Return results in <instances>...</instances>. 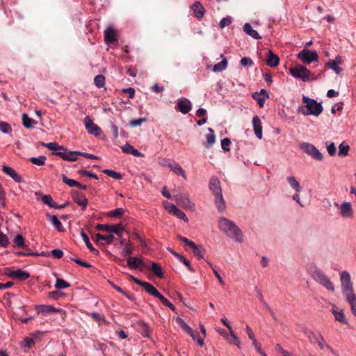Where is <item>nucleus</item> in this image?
Segmentation results:
<instances>
[{
	"instance_id": "obj_1",
	"label": "nucleus",
	"mask_w": 356,
	"mask_h": 356,
	"mask_svg": "<svg viewBox=\"0 0 356 356\" xmlns=\"http://www.w3.org/2000/svg\"><path fill=\"white\" fill-rule=\"evenodd\" d=\"M307 270L312 279L329 292L333 293L335 287L328 275L315 264L307 266Z\"/></svg>"
},
{
	"instance_id": "obj_2",
	"label": "nucleus",
	"mask_w": 356,
	"mask_h": 356,
	"mask_svg": "<svg viewBox=\"0 0 356 356\" xmlns=\"http://www.w3.org/2000/svg\"><path fill=\"white\" fill-rule=\"evenodd\" d=\"M218 227L228 237L237 243L243 241V236L239 227L232 220L222 217L218 220Z\"/></svg>"
},
{
	"instance_id": "obj_3",
	"label": "nucleus",
	"mask_w": 356,
	"mask_h": 356,
	"mask_svg": "<svg viewBox=\"0 0 356 356\" xmlns=\"http://www.w3.org/2000/svg\"><path fill=\"white\" fill-rule=\"evenodd\" d=\"M302 100L305 105L300 106L298 108V113H302L304 115H312L317 117L323 112V108L321 103L317 102L316 100L305 95L302 96Z\"/></svg>"
},
{
	"instance_id": "obj_4",
	"label": "nucleus",
	"mask_w": 356,
	"mask_h": 356,
	"mask_svg": "<svg viewBox=\"0 0 356 356\" xmlns=\"http://www.w3.org/2000/svg\"><path fill=\"white\" fill-rule=\"evenodd\" d=\"M339 280L343 296L347 297L355 293L350 274L347 270H343L339 273Z\"/></svg>"
},
{
	"instance_id": "obj_5",
	"label": "nucleus",
	"mask_w": 356,
	"mask_h": 356,
	"mask_svg": "<svg viewBox=\"0 0 356 356\" xmlns=\"http://www.w3.org/2000/svg\"><path fill=\"white\" fill-rule=\"evenodd\" d=\"M290 74L296 79H299L304 82L309 80L310 72L306 67L298 64L289 69Z\"/></svg>"
},
{
	"instance_id": "obj_6",
	"label": "nucleus",
	"mask_w": 356,
	"mask_h": 356,
	"mask_svg": "<svg viewBox=\"0 0 356 356\" xmlns=\"http://www.w3.org/2000/svg\"><path fill=\"white\" fill-rule=\"evenodd\" d=\"M300 148L314 159L318 161H323V154L314 145L309 143H302L300 145Z\"/></svg>"
},
{
	"instance_id": "obj_7",
	"label": "nucleus",
	"mask_w": 356,
	"mask_h": 356,
	"mask_svg": "<svg viewBox=\"0 0 356 356\" xmlns=\"http://www.w3.org/2000/svg\"><path fill=\"white\" fill-rule=\"evenodd\" d=\"M334 205L339 209V215L343 218L351 219L353 218L354 211L353 209V205L350 202L344 201L341 204L335 202Z\"/></svg>"
},
{
	"instance_id": "obj_8",
	"label": "nucleus",
	"mask_w": 356,
	"mask_h": 356,
	"mask_svg": "<svg viewBox=\"0 0 356 356\" xmlns=\"http://www.w3.org/2000/svg\"><path fill=\"white\" fill-rule=\"evenodd\" d=\"M96 227L99 230H103L108 233H114L120 238H122L124 231V227L122 223L112 225L98 224Z\"/></svg>"
},
{
	"instance_id": "obj_9",
	"label": "nucleus",
	"mask_w": 356,
	"mask_h": 356,
	"mask_svg": "<svg viewBox=\"0 0 356 356\" xmlns=\"http://www.w3.org/2000/svg\"><path fill=\"white\" fill-rule=\"evenodd\" d=\"M298 57L305 64H310L314 61L318 60V55L316 51L308 49H303L300 51Z\"/></svg>"
},
{
	"instance_id": "obj_10",
	"label": "nucleus",
	"mask_w": 356,
	"mask_h": 356,
	"mask_svg": "<svg viewBox=\"0 0 356 356\" xmlns=\"http://www.w3.org/2000/svg\"><path fill=\"white\" fill-rule=\"evenodd\" d=\"M54 154L60 156L63 159L68 161H75L78 159V156L81 155V152L77 151H67L65 148L63 152H54Z\"/></svg>"
},
{
	"instance_id": "obj_11",
	"label": "nucleus",
	"mask_w": 356,
	"mask_h": 356,
	"mask_svg": "<svg viewBox=\"0 0 356 356\" xmlns=\"http://www.w3.org/2000/svg\"><path fill=\"white\" fill-rule=\"evenodd\" d=\"M84 124L86 129L90 134H92L95 136H98L100 135V127L97 124H95L88 116L84 118Z\"/></svg>"
},
{
	"instance_id": "obj_12",
	"label": "nucleus",
	"mask_w": 356,
	"mask_h": 356,
	"mask_svg": "<svg viewBox=\"0 0 356 356\" xmlns=\"http://www.w3.org/2000/svg\"><path fill=\"white\" fill-rule=\"evenodd\" d=\"M6 275L11 278L17 279L19 281L26 280L30 277V274L28 272L22 269L8 270Z\"/></svg>"
},
{
	"instance_id": "obj_13",
	"label": "nucleus",
	"mask_w": 356,
	"mask_h": 356,
	"mask_svg": "<svg viewBox=\"0 0 356 356\" xmlns=\"http://www.w3.org/2000/svg\"><path fill=\"white\" fill-rule=\"evenodd\" d=\"M71 195L74 202L79 206H81L83 207L82 209L85 210L88 205V199L86 197L85 195L76 191H72Z\"/></svg>"
},
{
	"instance_id": "obj_14",
	"label": "nucleus",
	"mask_w": 356,
	"mask_h": 356,
	"mask_svg": "<svg viewBox=\"0 0 356 356\" xmlns=\"http://www.w3.org/2000/svg\"><path fill=\"white\" fill-rule=\"evenodd\" d=\"M175 200L179 202L185 209H193L195 208V204L191 202L189 197L186 193H179L174 197Z\"/></svg>"
},
{
	"instance_id": "obj_15",
	"label": "nucleus",
	"mask_w": 356,
	"mask_h": 356,
	"mask_svg": "<svg viewBox=\"0 0 356 356\" xmlns=\"http://www.w3.org/2000/svg\"><path fill=\"white\" fill-rule=\"evenodd\" d=\"M308 339L312 343H317L321 349H324L327 346V342L325 341L321 334H315L310 332L308 334Z\"/></svg>"
},
{
	"instance_id": "obj_16",
	"label": "nucleus",
	"mask_w": 356,
	"mask_h": 356,
	"mask_svg": "<svg viewBox=\"0 0 356 356\" xmlns=\"http://www.w3.org/2000/svg\"><path fill=\"white\" fill-rule=\"evenodd\" d=\"M36 309L39 313H41L44 315H47L51 313H65L63 309L55 308L53 306L49 305H38L36 307Z\"/></svg>"
},
{
	"instance_id": "obj_17",
	"label": "nucleus",
	"mask_w": 356,
	"mask_h": 356,
	"mask_svg": "<svg viewBox=\"0 0 356 356\" xmlns=\"http://www.w3.org/2000/svg\"><path fill=\"white\" fill-rule=\"evenodd\" d=\"M191 102L187 99H179L176 109L183 114L188 113L191 110Z\"/></svg>"
},
{
	"instance_id": "obj_18",
	"label": "nucleus",
	"mask_w": 356,
	"mask_h": 356,
	"mask_svg": "<svg viewBox=\"0 0 356 356\" xmlns=\"http://www.w3.org/2000/svg\"><path fill=\"white\" fill-rule=\"evenodd\" d=\"M2 171L7 175L10 176L17 183H21L23 181L22 177L19 175L17 172L11 167L3 165L2 166Z\"/></svg>"
},
{
	"instance_id": "obj_19",
	"label": "nucleus",
	"mask_w": 356,
	"mask_h": 356,
	"mask_svg": "<svg viewBox=\"0 0 356 356\" xmlns=\"http://www.w3.org/2000/svg\"><path fill=\"white\" fill-rule=\"evenodd\" d=\"M252 97L257 102L260 107H263L265 100L269 97V94L266 90L261 89L259 92H254Z\"/></svg>"
},
{
	"instance_id": "obj_20",
	"label": "nucleus",
	"mask_w": 356,
	"mask_h": 356,
	"mask_svg": "<svg viewBox=\"0 0 356 356\" xmlns=\"http://www.w3.org/2000/svg\"><path fill=\"white\" fill-rule=\"evenodd\" d=\"M252 127L254 129V132L256 135V136L259 139L262 138V126H261V121L259 116L255 115L252 118Z\"/></svg>"
},
{
	"instance_id": "obj_21",
	"label": "nucleus",
	"mask_w": 356,
	"mask_h": 356,
	"mask_svg": "<svg viewBox=\"0 0 356 356\" xmlns=\"http://www.w3.org/2000/svg\"><path fill=\"white\" fill-rule=\"evenodd\" d=\"M104 40L106 44H111L116 40V31L111 27H108L104 31Z\"/></svg>"
},
{
	"instance_id": "obj_22",
	"label": "nucleus",
	"mask_w": 356,
	"mask_h": 356,
	"mask_svg": "<svg viewBox=\"0 0 356 356\" xmlns=\"http://www.w3.org/2000/svg\"><path fill=\"white\" fill-rule=\"evenodd\" d=\"M191 10L193 11L195 17H196L198 19H201L203 17L205 13V10L200 1H195L194 3L191 5Z\"/></svg>"
},
{
	"instance_id": "obj_23",
	"label": "nucleus",
	"mask_w": 356,
	"mask_h": 356,
	"mask_svg": "<svg viewBox=\"0 0 356 356\" xmlns=\"http://www.w3.org/2000/svg\"><path fill=\"white\" fill-rule=\"evenodd\" d=\"M127 266L129 268L136 270L140 266H143L144 262L140 258L136 257H129L127 258Z\"/></svg>"
},
{
	"instance_id": "obj_24",
	"label": "nucleus",
	"mask_w": 356,
	"mask_h": 356,
	"mask_svg": "<svg viewBox=\"0 0 356 356\" xmlns=\"http://www.w3.org/2000/svg\"><path fill=\"white\" fill-rule=\"evenodd\" d=\"M209 190L212 192L213 195L222 192L220 181L218 179L215 177L211 178L209 184Z\"/></svg>"
},
{
	"instance_id": "obj_25",
	"label": "nucleus",
	"mask_w": 356,
	"mask_h": 356,
	"mask_svg": "<svg viewBox=\"0 0 356 356\" xmlns=\"http://www.w3.org/2000/svg\"><path fill=\"white\" fill-rule=\"evenodd\" d=\"M279 57L276 54L273 53L272 51H268L266 58V64L271 67H275L279 65Z\"/></svg>"
},
{
	"instance_id": "obj_26",
	"label": "nucleus",
	"mask_w": 356,
	"mask_h": 356,
	"mask_svg": "<svg viewBox=\"0 0 356 356\" xmlns=\"http://www.w3.org/2000/svg\"><path fill=\"white\" fill-rule=\"evenodd\" d=\"M243 31L254 39L258 40L261 37L258 32L254 29L249 23H245L243 26Z\"/></svg>"
},
{
	"instance_id": "obj_27",
	"label": "nucleus",
	"mask_w": 356,
	"mask_h": 356,
	"mask_svg": "<svg viewBox=\"0 0 356 356\" xmlns=\"http://www.w3.org/2000/svg\"><path fill=\"white\" fill-rule=\"evenodd\" d=\"M213 195L215 196L214 202L217 209L220 211H224L225 209L226 206L222 192L220 193L215 194Z\"/></svg>"
},
{
	"instance_id": "obj_28",
	"label": "nucleus",
	"mask_w": 356,
	"mask_h": 356,
	"mask_svg": "<svg viewBox=\"0 0 356 356\" xmlns=\"http://www.w3.org/2000/svg\"><path fill=\"white\" fill-rule=\"evenodd\" d=\"M208 131L209 134L206 135L204 146L206 148L209 149L216 142V136L213 129L209 128Z\"/></svg>"
},
{
	"instance_id": "obj_29",
	"label": "nucleus",
	"mask_w": 356,
	"mask_h": 356,
	"mask_svg": "<svg viewBox=\"0 0 356 356\" xmlns=\"http://www.w3.org/2000/svg\"><path fill=\"white\" fill-rule=\"evenodd\" d=\"M170 170L172 171L175 174L182 177L185 179H186L184 170H183L181 166L176 161H174V163H172V164L170 165Z\"/></svg>"
},
{
	"instance_id": "obj_30",
	"label": "nucleus",
	"mask_w": 356,
	"mask_h": 356,
	"mask_svg": "<svg viewBox=\"0 0 356 356\" xmlns=\"http://www.w3.org/2000/svg\"><path fill=\"white\" fill-rule=\"evenodd\" d=\"M122 149L124 152L127 154H131L135 156L141 157L143 156V154H141L138 149L134 148L129 143L125 144L122 147Z\"/></svg>"
},
{
	"instance_id": "obj_31",
	"label": "nucleus",
	"mask_w": 356,
	"mask_h": 356,
	"mask_svg": "<svg viewBox=\"0 0 356 356\" xmlns=\"http://www.w3.org/2000/svg\"><path fill=\"white\" fill-rule=\"evenodd\" d=\"M332 313L334 316V319L340 323L347 324V321L346 319L345 315L342 309L337 310L334 308L332 309Z\"/></svg>"
},
{
	"instance_id": "obj_32",
	"label": "nucleus",
	"mask_w": 356,
	"mask_h": 356,
	"mask_svg": "<svg viewBox=\"0 0 356 356\" xmlns=\"http://www.w3.org/2000/svg\"><path fill=\"white\" fill-rule=\"evenodd\" d=\"M192 249L193 254L198 258H204L205 250L201 246L195 244V243L190 247Z\"/></svg>"
},
{
	"instance_id": "obj_33",
	"label": "nucleus",
	"mask_w": 356,
	"mask_h": 356,
	"mask_svg": "<svg viewBox=\"0 0 356 356\" xmlns=\"http://www.w3.org/2000/svg\"><path fill=\"white\" fill-rule=\"evenodd\" d=\"M221 57L222 58V60L220 63L216 64L213 67V71L215 72H222L227 67V58L223 56V55H221Z\"/></svg>"
},
{
	"instance_id": "obj_34",
	"label": "nucleus",
	"mask_w": 356,
	"mask_h": 356,
	"mask_svg": "<svg viewBox=\"0 0 356 356\" xmlns=\"http://www.w3.org/2000/svg\"><path fill=\"white\" fill-rule=\"evenodd\" d=\"M345 299L350 305L353 314L356 316V293L345 297Z\"/></svg>"
},
{
	"instance_id": "obj_35",
	"label": "nucleus",
	"mask_w": 356,
	"mask_h": 356,
	"mask_svg": "<svg viewBox=\"0 0 356 356\" xmlns=\"http://www.w3.org/2000/svg\"><path fill=\"white\" fill-rule=\"evenodd\" d=\"M143 289L147 293L152 295L154 297H156L159 295L158 290L150 283L145 282L143 286Z\"/></svg>"
},
{
	"instance_id": "obj_36",
	"label": "nucleus",
	"mask_w": 356,
	"mask_h": 356,
	"mask_svg": "<svg viewBox=\"0 0 356 356\" xmlns=\"http://www.w3.org/2000/svg\"><path fill=\"white\" fill-rule=\"evenodd\" d=\"M41 145L42 146L46 147L49 150L54 151V152H63V149H65L63 146L59 145L57 143H55V142H51V143H44L42 142V143H41Z\"/></svg>"
},
{
	"instance_id": "obj_37",
	"label": "nucleus",
	"mask_w": 356,
	"mask_h": 356,
	"mask_svg": "<svg viewBox=\"0 0 356 356\" xmlns=\"http://www.w3.org/2000/svg\"><path fill=\"white\" fill-rule=\"evenodd\" d=\"M81 236L82 239L85 242L87 248L91 252H92L95 254H99V251L92 246V243L90 242L89 237L87 236V234H85L83 232H81Z\"/></svg>"
},
{
	"instance_id": "obj_38",
	"label": "nucleus",
	"mask_w": 356,
	"mask_h": 356,
	"mask_svg": "<svg viewBox=\"0 0 356 356\" xmlns=\"http://www.w3.org/2000/svg\"><path fill=\"white\" fill-rule=\"evenodd\" d=\"M22 123L23 125L28 129L33 128V126L36 124V122L29 117V115L26 113L22 115Z\"/></svg>"
},
{
	"instance_id": "obj_39",
	"label": "nucleus",
	"mask_w": 356,
	"mask_h": 356,
	"mask_svg": "<svg viewBox=\"0 0 356 356\" xmlns=\"http://www.w3.org/2000/svg\"><path fill=\"white\" fill-rule=\"evenodd\" d=\"M95 238L97 241H104L106 244H111L114 241V236L113 234H109L107 236H104L99 233L95 234Z\"/></svg>"
},
{
	"instance_id": "obj_40",
	"label": "nucleus",
	"mask_w": 356,
	"mask_h": 356,
	"mask_svg": "<svg viewBox=\"0 0 356 356\" xmlns=\"http://www.w3.org/2000/svg\"><path fill=\"white\" fill-rule=\"evenodd\" d=\"M349 149L350 147L348 143L346 142H342L339 146L338 155L342 157L347 156Z\"/></svg>"
},
{
	"instance_id": "obj_41",
	"label": "nucleus",
	"mask_w": 356,
	"mask_h": 356,
	"mask_svg": "<svg viewBox=\"0 0 356 356\" xmlns=\"http://www.w3.org/2000/svg\"><path fill=\"white\" fill-rule=\"evenodd\" d=\"M287 181L291 187L296 192H299L301 190L300 185L295 177L291 176L287 177Z\"/></svg>"
},
{
	"instance_id": "obj_42",
	"label": "nucleus",
	"mask_w": 356,
	"mask_h": 356,
	"mask_svg": "<svg viewBox=\"0 0 356 356\" xmlns=\"http://www.w3.org/2000/svg\"><path fill=\"white\" fill-rule=\"evenodd\" d=\"M177 324L188 334H193V329L180 317L176 318Z\"/></svg>"
},
{
	"instance_id": "obj_43",
	"label": "nucleus",
	"mask_w": 356,
	"mask_h": 356,
	"mask_svg": "<svg viewBox=\"0 0 356 356\" xmlns=\"http://www.w3.org/2000/svg\"><path fill=\"white\" fill-rule=\"evenodd\" d=\"M35 343V339L33 337H26L21 342V346L24 349H29Z\"/></svg>"
},
{
	"instance_id": "obj_44",
	"label": "nucleus",
	"mask_w": 356,
	"mask_h": 356,
	"mask_svg": "<svg viewBox=\"0 0 356 356\" xmlns=\"http://www.w3.org/2000/svg\"><path fill=\"white\" fill-rule=\"evenodd\" d=\"M49 220L51 224L55 227V228L60 232L63 230V226L61 222L56 216L48 215Z\"/></svg>"
},
{
	"instance_id": "obj_45",
	"label": "nucleus",
	"mask_w": 356,
	"mask_h": 356,
	"mask_svg": "<svg viewBox=\"0 0 356 356\" xmlns=\"http://www.w3.org/2000/svg\"><path fill=\"white\" fill-rule=\"evenodd\" d=\"M228 343L235 344L238 348H241L240 341L238 338L234 333L233 330H229V340H227Z\"/></svg>"
},
{
	"instance_id": "obj_46",
	"label": "nucleus",
	"mask_w": 356,
	"mask_h": 356,
	"mask_svg": "<svg viewBox=\"0 0 356 356\" xmlns=\"http://www.w3.org/2000/svg\"><path fill=\"white\" fill-rule=\"evenodd\" d=\"M46 159V156L42 155L38 157H31L29 160L33 164L40 166L44 165Z\"/></svg>"
},
{
	"instance_id": "obj_47",
	"label": "nucleus",
	"mask_w": 356,
	"mask_h": 356,
	"mask_svg": "<svg viewBox=\"0 0 356 356\" xmlns=\"http://www.w3.org/2000/svg\"><path fill=\"white\" fill-rule=\"evenodd\" d=\"M42 201L44 204H47L51 208L56 207V202H55L50 195H44L42 197Z\"/></svg>"
},
{
	"instance_id": "obj_48",
	"label": "nucleus",
	"mask_w": 356,
	"mask_h": 356,
	"mask_svg": "<svg viewBox=\"0 0 356 356\" xmlns=\"http://www.w3.org/2000/svg\"><path fill=\"white\" fill-rule=\"evenodd\" d=\"M94 83L97 88H102L105 85V76L102 74L97 75L94 79Z\"/></svg>"
},
{
	"instance_id": "obj_49",
	"label": "nucleus",
	"mask_w": 356,
	"mask_h": 356,
	"mask_svg": "<svg viewBox=\"0 0 356 356\" xmlns=\"http://www.w3.org/2000/svg\"><path fill=\"white\" fill-rule=\"evenodd\" d=\"M325 146L327 148V151L330 156H333L336 155L337 148L334 143L332 142H325Z\"/></svg>"
},
{
	"instance_id": "obj_50",
	"label": "nucleus",
	"mask_w": 356,
	"mask_h": 356,
	"mask_svg": "<svg viewBox=\"0 0 356 356\" xmlns=\"http://www.w3.org/2000/svg\"><path fill=\"white\" fill-rule=\"evenodd\" d=\"M102 172L104 174L107 175L108 176H109L116 180L122 179V175L120 173H118L113 170L104 169V170H103Z\"/></svg>"
},
{
	"instance_id": "obj_51",
	"label": "nucleus",
	"mask_w": 356,
	"mask_h": 356,
	"mask_svg": "<svg viewBox=\"0 0 356 356\" xmlns=\"http://www.w3.org/2000/svg\"><path fill=\"white\" fill-rule=\"evenodd\" d=\"M134 250V246L131 243H129V244H126V245L124 246L122 251V255L124 257L130 255Z\"/></svg>"
},
{
	"instance_id": "obj_52",
	"label": "nucleus",
	"mask_w": 356,
	"mask_h": 356,
	"mask_svg": "<svg viewBox=\"0 0 356 356\" xmlns=\"http://www.w3.org/2000/svg\"><path fill=\"white\" fill-rule=\"evenodd\" d=\"M70 284L63 279L57 278L55 286L58 289H64L70 287Z\"/></svg>"
},
{
	"instance_id": "obj_53",
	"label": "nucleus",
	"mask_w": 356,
	"mask_h": 356,
	"mask_svg": "<svg viewBox=\"0 0 356 356\" xmlns=\"http://www.w3.org/2000/svg\"><path fill=\"white\" fill-rule=\"evenodd\" d=\"M62 180L70 187H76L78 185H79V182L74 179L67 178L65 175L62 176Z\"/></svg>"
},
{
	"instance_id": "obj_54",
	"label": "nucleus",
	"mask_w": 356,
	"mask_h": 356,
	"mask_svg": "<svg viewBox=\"0 0 356 356\" xmlns=\"http://www.w3.org/2000/svg\"><path fill=\"white\" fill-rule=\"evenodd\" d=\"M177 259L181 261L182 262L186 267L188 269V270H190L191 272L192 273H194L195 272V270L194 268L192 267V266L191 265V262L189 260H188L186 258H185L184 256H183L182 254H180V256H177Z\"/></svg>"
},
{
	"instance_id": "obj_55",
	"label": "nucleus",
	"mask_w": 356,
	"mask_h": 356,
	"mask_svg": "<svg viewBox=\"0 0 356 356\" xmlns=\"http://www.w3.org/2000/svg\"><path fill=\"white\" fill-rule=\"evenodd\" d=\"M151 270L159 277H163V274L161 266L157 263H153Z\"/></svg>"
},
{
	"instance_id": "obj_56",
	"label": "nucleus",
	"mask_w": 356,
	"mask_h": 356,
	"mask_svg": "<svg viewBox=\"0 0 356 356\" xmlns=\"http://www.w3.org/2000/svg\"><path fill=\"white\" fill-rule=\"evenodd\" d=\"M124 213V210L122 208H117L113 211H111L108 216L113 218H119L122 216Z\"/></svg>"
},
{
	"instance_id": "obj_57",
	"label": "nucleus",
	"mask_w": 356,
	"mask_h": 356,
	"mask_svg": "<svg viewBox=\"0 0 356 356\" xmlns=\"http://www.w3.org/2000/svg\"><path fill=\"white\" fill-rule=\"evenodd\" d=\"M0 131L3 134H9L12 131V127L8 122H0Z\"/></svg>"
},
{
	"instance_id": "obj_58",
	"label": "nucleus",
	"mask_w": 356,
	"mask_h": 356,
	"mask_svg": "<svg viewBox=\"0 0 356 356\" xmlns=\"http://www.w3.org/2000/svg\"><path fill=\"white\" fill-rule=\"evenodd\" d=\"M156 298H159L161 302L162 303L168 307L169 308H170L172 311H175V307H174V305L168 300L167 298H165L163 295H161L160 293H159V295L158 296H156Z\"/></svg>"
},
{
	"instance_id": "obj_59",
	"label": "nucleus",
	"mask_w": 356,
	"mask_h": 356,
	"mask_svg": "<svg viewBox=\"0 0 356 356\" xmlns=\"http://www.w3.org/2000/svg\"><path fill=\"white\" fill-rule=\"evenodd\" d=\"M163 206H164L165 209H166V211L172 215L174 214L175 211L178 209L174 204L170 203L168 202H163Z\"/></svg>"
},
{
	"instance_id": "obj_60",
	"label": "nucleus",
	"mask_w": 356,
	"mask_h": 356,
	"mask_svg": "<svg viewBox=\"0 0 356 356\" xmlns=\"http://www.w3.org/2000/svg\"><path fill=\"white\" fill-rule=\"evenodd\" d=\"M13 242L17 247L22 248L24 246V239L22 234H17L14 238Z\"/></svg>"
},
{
	"instance_id": "obj_61",
	"label": "nucleus",
	"mask_w": 356,
	"mask_h": 356,
	"mask_svg": "<svg viewBox=\"0 0 356 356\" xmlns=\"http://www.w3.org/2000/svg\"><path fill=\"white\" fill-rule=\"evenodd\" d=\"M188 334L193 338V339L195 341H196L197 343V344L200 346H203V345L204 343V340H203V339H202L199 337L198 332H197L193 330V334Z\"/></svg>"
},
{
	"instance_id": "obj_62",
	"label": "nucleus",
	"mask_w": 356,
	"mask_h": 356,
	"mask_svg": "<svg viewBox=\"0 0 356 356\" xmlns=\"http://www.w3.org/2000/svg\"><path fill=\"white\" fill-rule=\"evenodd\" d=\"M9 244V240L6 235L0 231V246L6 248Z\"/></svg>"
},
{
	"instance_id": "obj_63",
	"label": "nucleus",
	"mask_w": 356,
	"mask_h": 356,
	"mask_svg": "<svg viewBox=\"0 0 356 356\" xmlns=\"http://www.w3.org/2000/svg\"><path fill=\"white\" fill-rule=\"evenodd\" d=\"M112 286L113 287V289H115L117 291L120 292V293L123 294L124 296H125L129 300H134V297L127 293L125 291H124L122 289H121L120 286L115 285V284H112Z\"/></svg>"
},
{
	"instance_id": "obj_64",
	"label": "nucleus",
	"mask_w": 356,
	"mask_h": 356,
	"mask_svg": "<svg viewBox=\"0 0 356 356\" xmlns=\"http://www.w3.org/2000/svg\"><path fill=\"white\" fill-rule=\"evenodd\" d=\"M173 215L177 216L178 218L183 220L186 222H188V219L186 215L185 214V213H184L181 210H180L179 209H177L175 211V212L174 213Z\"/></svg>"
}]
</instances>
